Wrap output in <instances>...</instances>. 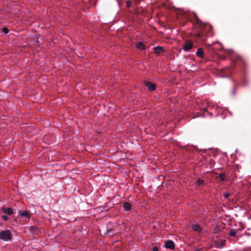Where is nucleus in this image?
Here are the masks:
<instances>
[{
  "mask_svg": "<svg viewBox=\"0 0 251 251\" xmlns=\"http://www.w3.org/2000/svg\"><path fill=\"white\" fill-rule=\"evenodd\" d=\"M193 25L194 29L192 36L198 43L205 42L207 37L210 35L212 29V26L202 23L196 15H195V22Z\"/></svg>",
  "mask_w": 251,
  "mask_h": 251,
  "instance_id": "nucleus-1",
  "label": "nucleus"
},
{
  "mask_svg": "<svg viewBox=\"0 0 251 251\" xmlns=\"http://www.w3.org/2000/svg\"><path fill=\"white\" fill-rule=\"evenodd\" d=\"M12 235L9 230L0 232V239L4 241H9L12 239Z\"/></svg>",
  "mask_w": 251,
  "mask_h": 251,
  "instance_id": "nucleus-2",
  "label": "nucleus"
},
{
  "mask_svg": "<svg viewBox=\"0 0 251 251\" xmlns=\"http://www.w3.org/2000/svg\"><path fill=\"white\" fill-rule=\"evenodd\" d=\"M231 60L233 62L241 64L243 66L245 67L246 65V62L245 60L240 55H234L231 57Z\"/></svg>",
  "mask_w": 251,
  "mask_h": 251,
  "instance_id": "nucleus-3",
  "label": "nucleus"
},
{
  "mask_svg": "<svg viewBox=\"0 0 251 251\" xmlns=\"http://www.w3.org/2000/svg\"><path fill=\"white\" fill-rule=\"evenodd\" d=\"M193 47V43L190 40H188L183 44L182 49L184 51H188Z\"/></svg>",
  "mask_w": 251,
  "mask_h": 251,
  "instance_id": "nucleus-4",
  "label": "nucleus"
},
{
  "mask_svg": "<svg viewBox=\"0 0 251 251\" xmlns=\"http://www.w3.org/2000/svg\"><path fill=\"white\" fill-rule=\"evenodd\" d=\"M145 84L150 91H154L156 89V85L155 83L151 81H145Z\"/></svg>",
  "mask_w": 251,
  "mask_h": 251,
  "instance_id": "nucleus-5",
  "label": "nucleus"
},
{
  "mask_svg": "<svg viewBox=\"0 0 251 251\" xmlns=\"http://www.w3.org/2000/svg\"><path fill=\"white\" fill-rule=\"evenodd\" d=\"M165 246L167 249H170L171 250H173L175 249V246L173 242V241L171 240L167 241L165 245Z\"/></svg>",
  "mask_w": 251,
  "mask_h": 251,
  "instance_id": "nucleus-6",
  "label": "nucleus"
},
{
  "mask_svg": "<svg viewBox=\"0 0 251 251\" xmlns=\"http://www.w3.org/2000/svg\"><path fill=\"white\" fill-rule=\"evenodd\" d=\"M20 216L23 217H25L27 219H29L30 218L31 215L28 211H21L20 212Z\"/></svg>",
  "mask_w": 251,
  "mask_h": 251,
  "instance_id": "nucleus-7",
  "label": "nucleus"
},
{
  "mask_svg": "<svg viewBox=\"0 0 251 251\" xmlns=\"http://www.w3.org/2000/svg\"><path fill=\"white\" fill-rule=\"evenodd\" d=\"M153 50L154 53L157 54H159L161 52H165V50L163 48V47L161 46H156L153 48Z\"/></svg>",
  "mask_w": 251,
  "mask_h": 251,
  "instance_id": "nucleus-8",
  "label": "nucleus"
},
{
  "mask_svg": "<svg viewBox=\"0 0 251 251\" xmlns=\"http://www.w3.org/2000/svg\"><path fill=\"white\" fill-rule=\"evenodd\" d=\"M123 206L125 210L127 211L131 209L132 205L128 202H125L123 204Z\"/></svg>",
  "mask_w": 251,
  "mask_h": 251,
  "instance_id": "nucleus-9",
  "label": "nucleus"
},
{
  "mask_svg": "<svg viewBox=\"0 0 251 251\" xmlns=\"http://www.w3.org/2000/svg\"><path fill=\"white\" fill-rule=\"evenodd\" d=\"M192 228L193 230L199 232H201L202 230L201 227L198 224L192 225Z\"/></svg>",
  "mask_w": 251,
  "mask_h": 251,
  "instance_id": "nucleus-10",
  "label": "nucleus"
},
{
  "mask_svg": "<svg viewBox=\"0 0 251 251\" xmlns=\"http://www.w3.org/2000/svg\"><path fill=\"white\" fill-rule=\"evenodd\" d=\"M196 55L199 57L203 58V50L202 48H199L198 49L197 51L196 52Z\"/></svg>",
  "mask_w": 251,
  "mask_h": 251,
  "instance_id": "nucleus-11",
  "label": "nucleus"
},
{
  "mask_svg": "<svg viewBox=\"0 0 251 251\" xmlns=\"http://www.w3.org/2000/svg\"><path fill=\"white\" fill-rule=\"evenodd\" d=\"M2 210L4 213L8 214L9 215L12 214L13 212V209L10 207H8L7 208H3Z\"/></svg>",
  "mask_w": 251,
  "mask_h": 251,
  "instance_id": "nucleus-12",
  "label": "nucleus"
},
{
  "mask_svg": "<svg viewBox=\"0 0 251 251\" xmlns=\"http://www.w3.org/2000/svg\"><path fill=\"white\" fill-rule=\"evenodd\" d=\"M136 47L138 49L141 50H144L145 49V45L142 42H139L137 44Z\"/></svg>",
  "mask_w": 251,
  "mask_h": 251,
  "instance_id": "nucleus-13",
  "label": "nucleus"
},
{
  "mask_svg": "<svg viewBox=\"0 0 251 251\" xmlns=\"http://www.w3.org/2000/svg\"><path fill=\"white\" fill-rule=\"evenodd\" d=\"M219 177L220 178V179L222 180V181H225L226 180V175L225 173H222L221 174H220L219 176Z\"/></svg>",
  "mask_w": 251,
  "mask_h": 251,
  "instance_id": "nucleus-14",
  "label": "nucleus"
},
{
  "mask_svg": "<svg viewBox=\"0 0 251 251\" xmlns=\"http://www.w3.org/2000/svg\"><path fill=\"white\" fill-rule=\"evenodd\" d=\"M236 234V231L234 229H231L229 231V234L231 236H234Z\"/></svg>",
  "mask_w": 251,
  "mask_h": 251,
  "instance_id": "nucleus-15",
  "label": "nucleus"
},
{
  "mask_svg": "<svg viewBox=\"0 0 251 251\" xmlns=\"http://www.w3.org/2000/svg\"><path fill=\"white\" fill-rule=\"evenodd\" d=\"M220 230V228L219 226H217L216 227H215L213 229V233H217L218 232H219Z\"/></svg>",
  "mask_w": 251,
  "mask_h": 251,
  "instance_id": "nucleus-16",
  "label": "nucleus"
},
{
  "mask_svg": "<svg viewBox=\"0 0 251 251\" xmlns=\"http://www.w3.org/2000/svg\"><path fill=\"white\" fill-rule=\"evenodd\" d=\"M197 184L198 185H202V184H204V180H202V179H198L197 180Z\"/></svg>",
  "mask_w": 251,
  "mask_h": 251,
  "instance_id": "nucleus-17",
  "label": "nucleus"
},
{
  "mask_svg": "<svg viewBox=\"0 0 251 251\" xmlns=\"http://www.w3.org/2000/svg\"><path fill=\"white\" fill-rule=\"evenodd\" d=\"M2 30L5 34H7L9 32L8 29L6 27H3Z\"/></svg>",
  "mask_w": 251,
  "mask_h": 251,
  "instance_id": "nucleus-18",
  "label": "nucleus"
},
{
  "mask_svg": "<svg viewBox=\"0 0 251 251\" xmlns=\"http://www.w3.org/2000/svg\"><path fill=\"white\" fill-rule=\"evenodd\" d=\"M224 197L226 199H228L229 196H230V194L228 193H226L224 194Z\"/></svg>",
  "mask_w": 251,
  "mask_h": 251,
  "instance_id": "nucleus-19",
  "label": "nucleus"
},
{
  "mask_svg": "<svg viewBox=\"0 0 251 251\" xmlns=\"http://www.w3.org/2000/svg\"><path fill=\"white\" fill-rule=\"evenodd\" d=\"M131 5V2L130 1H127L126 2V7L128 8V7H130Z\"/></svg>",
  "mask_w": 251,
  "mask_h": 251,
  "instance_id": "nucleus-20",
  "label": "nucleus"
},
{
  "mask_svg": "<svg viewBox=\"0 0 251 251\" xmlns=\"http://www.w3.org/2000/svg\"><path fill=\"white\" fill-rule=\"evenodd\" d=\"M236 86L235 85L233 88L232 94H234L236 93Z\"/></svg>",
  "mask_w": 251,
  "mask_h": 251,
  "instance_id": "nucleus-21",
  "label": "nucleus"
},
{
  "mask_svg": "<svg viewBox=\"0 0 251 251\" xmlns=\"http://www.w3.org/2000/svg\"><path fill=\"white\" fill-rule=\"evenodd\" d=\"M2 219L4 221H6L8 219V217L6 215H4L2 216Z\"/></svg>",
  "mask_w": 251,
  "mask_h": 251,
  "instance_id": "nucleus-22",
  "label": "nucleus"
},
{
  "mask_svg": "<svg viewBox=\"0 0 251 251\" xmlns=\"http://www.w3.org/2000/svg\"><path fill=\"white\" fill-rule=\"evenodd\" d=\"M152 251H158V249L157 247H154L152 249Z\"/></svg>",
  "mask_w": 251,
  "mask_h": 251,
  "instance_id": "nucleus-23",
  "label": "nucleus"
},
{
  "mask_svg": "<svg viewBox=\"0 0 251 251\" xmlns=\"http://www.w3.org/2000/svg\"><path fill=\"white\" fill-rule=\"evenodd\" d=\"M203 110L204 111H207V109H206V108H204L203 109Z\"/></svg>",
  "mask_w": 251,
  "mask_h": 251,
  "instance_id": "nucleus-24",
  "label": "nucleus"
},
{
  "mask_svg": "<svg viewBox=\"0 0 251 251\" xmlns=\"http://www.w3.org/2000/svg\"><path fill=\"white\" fill-rule=\"evenodd\" d=\"M223 244H224V243H222V244H221V247H222V246H223Z\"/></svg>",
  "mask_w": 251,
  "mask_h": 251,
  "instance_id": "nucleus-25",
  "label": "nucleus"
},
{
  "mask_svg": "<svg viewBox=\"0 0 251 251\" xmlns=\"http://www.w3.org/2000/svg\"><path fill=\"white\" fill-rule=\"evenodd\" d=\"M210 115V116H212V113H209Z\"/></svg>",
  "mask_w": 251,
  "mask_h": 251,
  "instance_id": "nucleus-26",
  "label": "nucleus"
}]
</instances>
